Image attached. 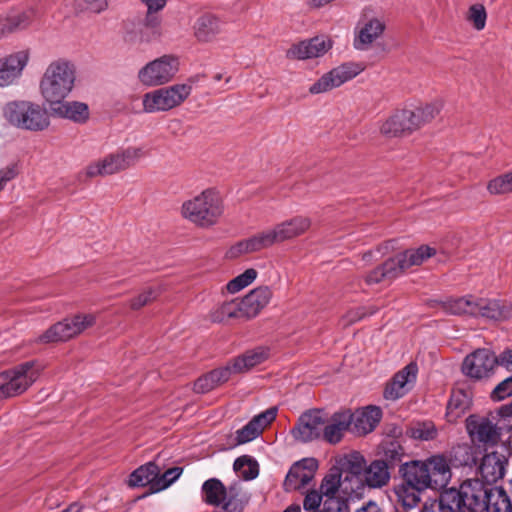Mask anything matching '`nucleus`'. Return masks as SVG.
I'll list each match as a JSON object with an SVG mask.
<instances>
[{
    "label": "nucleus",
    "mask_w": 512,
    "mask_h": 512,
    "mask_svg": "<svg viewBox=\"0 0 512 512\" xmlns=\"http://www.w3.org/2000/svg\"><path fill=\"white\" fill-rule=\"evenodd\" d=\"M75 83V65L68 59L58 58L45 68L39 81V93L49 106L59 100H65L73 91Z\"/></svg>",
    "instance_id": "1"
},
{
    "label": "nucleus",
    "mask_w": 512,
    "mask_h": 512,
    "mask_svg": "<svg viewBox=\"0 0 512 512\" xmlns=\"http://www.w3.org/2000/svg\"><path fill=\"white\" fill-rule=\"evenodd\" d=\"M3 114L9 124L22 130L39 132L47 129L50 125L47 110L40 104L28 100L7 103Z\"/></svg>",
    "instance_id": "2"
},
{
    "label": "nucleus",
    "mask_w": 512,
    "mask_h": 512,
    "mask_svg": "<svg viewBox=\"0 0 512 512\" xmlns=\"http://www.w3.org/2000/svg\"><path fill=\"white\" fill-rule=\"evenodd\" d=\"M222 213V200L219 194L212 189L204 190L182 205L183 217L200 227L214 225Z\"/></svg>",
    "instance_id": "3"
},
{
    "label": "nucleus",
    "mask_w": 512,
    "mask_h": 512,
    "mask_svg": "<svg viewBox=\"0 0 512 512\" xmlns=\"http://www.w3.org/2000/svg\"><path fill=\"white\" fill-rule=\"evenodd\" d=\"M147 155L145 146H128L91 162L85 168V174L89 178L113 175L129 169Z\"/></svg>",
    "instance_id": "4"
},
{
    "label": "nucleus",
    "mask_w": 512,
    "mask_h": 512,
    "mask_svg": "<svg viewBox=\"0 0 512 512\" xmlns=\"http://www.w3.org/2000/svg\"><path fill=\"white\" fill-rule=\"evenodd\" d=\"M193 78L186 83L161 87L142 96L143 112L152 114L167 112L182 105L192 93Z\"/></svg>",
    "instance_id": "5"
},
{
    "label": "nucleus",
    "mask_w": 512,
    "mask_h": 512,
    "mask_svg": "<svg viewBox=\"0 0 512 512\" xmlns=\"http://www.w3.org/2000/svg\"><path fill=\"white\" fill-rule=\"evenodd\" d=\"M42 366L27 361L0 373V400L24 393L39 377Z\"/></svg>",
    "instance_id": "6"
},
{
    "label": "nucleus",
    "mask_w": 512,
    "mask_h": 512,
    "mask_svg": "<svg viewBox=\"0 0 512 512\" xmlns=\"http://www.w3.org/2000/svg\"><path fill=\"white\" fill-rule=\"evenodd\" d=\"M180 68L179 58L165 54L146 63L137 73L138 81L145 87H160L170 83Z\"/></svg>",
    "instance_id": "7"
},
{
    "label": "nucleus",
    "mask_w": 512,
    "mask_h": 512,
    "mask_svg": "<svg viewBox=\"0 0 512 512\" xmlns=\"http://www.w3.org/2000/svg\"><path fill=\"white\" fill-rule=\"evenodd\" d=\"M386 30L383 17L378 16L371 7H365L354 30L353 47L357 51L370 50Z\"/></svg>",
    "instance_id": "8"
},
{
    "label": "nucleus",
    "mask_w": 512,
    "mask_h": 512,
    "mask_svg": "<svg viewBox=\"0 0 512 512\" xmlns=\"http://www.w3.org/2000/svg\"><path fill=\"white\" fill-rule=\"evenodd\" d=\"M96 322L93 314H78L72 318H65L49 327L35 340L38 343H55L67 341L92 327Z\"/></svg>",
    "instance_id": "9"
},
{
    "label": "nucleus",
    "mask_w": 512,
    "mask_h": 512,
    "mask_svg": "<svg viewBox=\"0 0 512 512\" xmlns=\"http://www.w3.org/2000/svg\"><path fill=\"white\" fill-rule=\"evenodd\" d=\"M447 494L455 496L456 508L462 511L484 512L489 502V490L478 479L464 481L459 489L445 490Z\"/></svg>",
    "instance_id": "10"
},
{
    "label": "nucleus",
    "mask_w": 512,
    "mask_h": 512,
    "mask_svg": "<svg viewBox=\"0 0 512 512\" xmlns=\"http://www.w3.org/2000/svg\"><path fill=\"white\" fill-rule=\"evenodd\" d=\"M436 250L428 245H421L416 249H408L393 258L386 260L382 267L387 280H394L405 270L412 266L421 265L424 261L434 256Z\"/></svg>",
    "instance_id": "11"
},
{
    "label": "nucleus",
    "mask_w": 512,
    "mask_h": 512,
    "mask_svg": "<svg viewBox=\"0 0 512 512\" xmlns=\"http://www.w3.org/2000/svg\"><path fill=\"white\" fill-rule=\"evenodd\" d=\"M311 226V220L305 216L286 219L272 228L261 231L267 248L276 243L294 239L304 234Z\"/></svg>",
    "instance_id": "12"
},
{
    "label": "nucleus",
    "mask_w": 512,
    "mask_h": 512,
    "mask_svg": "<svg viewBox=\"0 0 512 512\" xmlns=\"http://www.w3.org/2000/svg\"><path fill=\"white\" fill-rule=\"evenodd\" d=\"M30 58L29 49H20L0 57V88L18 84Z\"/></svg>",
    "instance_id": "13"
},
{
    "label": "nucleus",
    "mask_w": 512,
    "mask_h": 512,
    "mask_svg": "<svg viewBox=\"0 0 512 512\" xmlns=\"http://www.w3.org/2000/svg\"><path fill=\"white\" fill-rule=\"evenodd\" d=\"M360 63L346 62L343 63L320 77L313 85L310 86L311 94H320L330 91L353 79L363 71Z\"/></svg>",
    "instance_id": "14"
},
{
    "label": "nucleus",
    "mask_w": 512,
    "mask_h": 512,
    "mask_svg": "<svg viewBox=\"0 0 512 512\" xmlns=\"http://www.w3.org/2000/svg\"><path fill=\"white\" fill-rule=\"evenodd\" d=\"M466 429L474 443L484 446L496 445L501 437V428L489 417L470 415L466 419Z\"/></svg>",
    "instance_id": "15"
},
{
    "label": "nucleus",
    "mask_w": 512,
    "mask_h": 512,
    "mask_svg": "<svg viewBox=\"0 0 512 512\" xmlns=\"http://www.w3.org/2000/svg\"><path fill=\"white\" fill-rule=\"evenodd\" d=\"M497 366V356L486 348L477 349L467 355L462 364L463 373L473 379L489 377Z\"/></svg>",
    "instance_id": "16"
},
{
    "label": "nucleus",
    "mask_w": 512,
    "mask_h": 512,
    "mask_svg": "<svg viewBox=\"0 0 512 512\" xmlns=\"http://www.w3.org/2000/svg\"><path fill=\"white\" fill-rule=\"evenodd\" d=\"M324 415L320 410H312L302 414L292 430L294 438L302 443L320 439L324 429Z\"/></svg>",
    "instance_id": "17"
},
{
    "label": "nucleus",
    "mask_w": 512,
    "mask_h": 512,
    "mask_svg": "<svg viewBox=\"0 0 512 512\" xmlns=\"http://www.w3.org/2000/svg\"><path fill=\"white\" fill-rule=\"evenodd\" d=\"M417 374L418 366L415 362L406 365L387 383L384 398L395 401L405 396L414 387Z\"/></svg>",
    "instance_id": "18"
},
{
    "label": "nucleus",
    "mask_w": 512,
    "mask_h": 512,
    "mask_svg": "<svg viewBox=\"0 0 512 512\" xmlns=\"http://www.w3.org/2000/svg\"><path fill=\"white\" fill-rule=\"evenodd\" d=\"M318 461L315 458H303L295 462L284 480V489L294 491L307 486L315 476Z\"/></svg>",
    "instance_id": "19"
},
{
    "label": "nucleus",
    "mask_w": 512,
    "mask_h": 512,
    "mask_svg": "<svg viewBox=\"0 0 512 512\" xmlns=\"http://www.w3.org/2000/svg\"><path fill=\"white\" fill-rule=\"evenodd\" d=\"M271 297L272 291L269 287L264 286L252 290L241 299H237L241 319L255 317L270 302Z\"/></svg>",
    "instance_id": "20"
},
{
    "label": "nucleus",
    "mask_w": 512,
    "mask_h": 512,
    "mask_svg": "<svg viewBox=\"0 0 512 512\" xmlns=\"http://www.w3.org/2000/svg\"><path fill=\"white\" fill-rule=\"evenodd\" d=\"M277 411L276 407H270L255 415L245 426L236 431L237 443L245 444L257 438L275 420Z\"/></svg>",
    "instance_id": "21"
},
{
    "label": "nucleus",
    "mask_w": 512,
    "mask_h": 512,
    "mask_svg": "<svg viewBox=\"0 0 512 512\" xmlns=\"http://www.w3.org/2000/svg\"><path fill=\"white\" fill-rule=\"evenodd\" d=\"M351 420L349 410L336 412L330 418L324 415V429L321 438L329 444L339 443L344 433L350 428Z\"/></svg>",
    "instance_id": "22"
},
{
    "label": "nucleus",
    "mask_w": 512,
    "mask_h": 512,
    "mask_svg": "<svg viewBox=\"0 0 512 512\" xmlns=\"http://www.w3.org/2000/svg\"><path fill=\"white\" fill-rule=\"evenodd\" d=\"M331 47L332 43L329 39L314 37L293 45L287 51V57L298 60L317 58L323 56Z\"/></svg>",
    "instance_id": "23"
},
{
    "label": "nucleus",
    "mask_w": 512,
    "mask_h": 512,
    "mask_svg": "<svg viewBox=\"0 0 512 512\" xmlns=\"http://www.w3.org/2000/svg\"><path fill=\"white\" fill-rule=\"evenodd\" d=\"M48 107L53 116L75 123L82 124L89 119V107L84 102L59 100Z\"/></svg>",
    "instance_id": "24"
},
{
    "label": "nucleus",
    "mask_w": 512,
    "mask_h": 512,
    "mask_svg": "<svg viewBox=\"0 0 512 512\" xmlns=\"http://www.w3.org/2000/svg\"><path fill=\"white\" fill-rule=\"evenodd\" d=\"M426 466L423 461L413 460L402 464L399 472L402 475L403 481L408 483V485L426 490L432 488L431 478Z\"/></svg>",
    "instance_id": "25"
},
{
    "label": "nucleus",
    "mask_w": 512,
    "mask_h": 512,
    "mask_svg": "<svg viewBox=\"0 0 512 512\" xmlns=\"http://www.w3.org/2000/svg\"><path fill=\"white\" fill-rule=\"evenodd\" d=\"M350 416L352 431L358 435H366L372 432L380 422L382 411L377 406H367L354 413L350 412Z\"/></svg>",
    "instance_id": "26"
},
{
    "label": "nucleus",
    "mask_w": 512,
    "mask_h": 512,
    "mask_svg": "<svg viewBox=\"0 0 512 512\" xmlns=\"http://www.w3.org/2000/svg\"><path fill=\"white\" fill-rule=\"evenodd\" d=\"M511 316V308L496 299L476 298L474 317L486 320L503 321Z\"/></svg>",
    "instance_id": "27"
},
{
    "label": "nucleus",
    "mask_w": 512,
    "mask_h": 512,
    "mask_svg": "<svg viewBox=\"0 0 512 512\" xmlns=\"http://www.w3.org/2000/svg\"><path fill=\"white\" fill-rule=\"evenodd\" d=\"M507 465L506 457L499 452H491L482 458L480 464V473L483 479L488 483H494L502 479L505 475Z\"/></svg>",
    "instance_id": "28"
},
{
    "label": "nucleus",
    "mask_w": 512,
    "mask_h": 512,
    "mask_svg": "<svg viewBox=\"0 0 512 512\" xmlns=\"http://www.w3.org/2000/svg\"><path fill=\"white\" fill-rule=\"evenodd\" d=\"M35 17L33 9L14 11L0 17V38L30 26Z\"/></svg>",
    "instance_id": "29"
},
{
    "label": "nucleus",
    "mask_w": 512,
    "mask_h": 512,
    "mask_svg": "<svg viewBox=\"0 0 512 512\" xmlns=\"http://www.w3.org/2000/svg\"><path fill=\"white\" fill-rule=\"evenodd\" d=\"M380 132L387 137H399L413 133L406 108L396 110L380 126Z\"/></svg>",
    "instance_id": "30"
},
{
    "label": "nucleus",
    "mask_w": 512,
    "mask_h": 512,
    "mask_svg": "<svg viewBox=\"0 0 512 512\" xmlns=\"http://www.w3.org/2000/svg\"><path fill=\"white\" fill-rule=\"evenodd\" d=\"M429 471L431 486L434 489L444 487L451 478V470L447 459L442 455H433L423 461Z\"/></svg>",
    "instance_id": "31"
},
{
    "label": "nucleus",
    "mask_w": 512,
    "mask_h": 512,
    "mask_svg": "<svg viewBox=\"0 0 512 512\" xmlns=\"http://www.w3.org/2000/svg\"><path fill=\"white\" fill-rule=\"evenodd\" d=\"M223 21L213 14H203L195 22V37L202 42H208L223 30Z\"/></svg>",
    "instance_id": "32"
},
{
    "label": "nucleus",
    "mask_w": 512,
    "mask_h": 512,
    "mask_svg": "<svg viewBox=\"0 0 512 512\" xmlns=\"http://www.w3.org/2000/svg\"><path fill=\"white\" fill-rule=\"evenodd\" d=\"M412 131L420 129L431 122L441 111L440 103H425L406 107Z\"/></svg>",
    "instance_id": "33"
},
{
    "label": "nucleus",
    "mask_w": 512,
    "mask_h": 512,
    "mask_svg": "<svg viewBox=\"0 0 512 512\" xmlns=\"http://www.w3.org/2000/svg\"><path fill=\"white\" fill-rule=\"evenodd\" d=\"M269 356L270 349L268 347L259 346L235 358L229 366L232 368V372L241 373L263 363Z\"/></svg>",
    "instance_id": "34"
},
{
    "label": "nucleus",
    "mask_w": 512,
    "mask_h": 512,
    "mask_svg": "<svg viewBox=\"0 0 512 512\" xmlns=\"http://www.w3.org/2000/svg\"><path fill=\"white\" fill-rule=\"evenodd\" d=\"M232 373L230 366L214 369L195 381L194 391L200 394L208 393L228 381Z\"/></svg>",
    "instance_id": "35"
},
{
    "label": "nucleus",
    "mask_w": 512,
    "mask_h": 512,
    "mask_svg": "<svg viewBox=\"0 0 512 512\" xmlns=\"http://www.w3.org/2000/svg\"><path fill=\"white\" fill-rule=\"evenodd\" d=\"M471 404V392L461 388L454 389L447 405V417L450 421L458 419L470 408Z\"/></svg>",
    "instance_id": "36"
},
{
    "label": "nucleus",
    "mask_w": 512,
    "mask_h": 512,
    "mask_svg": "<svg viewBox=\"0 0 512 512\" xmlns=\"http://www.w3.org/2000/svg\"><path fill=\"white\" fill-rule=\"evenodd\" d=\"M267 248L262 233L259 232L250 238L244 239L232 245L226 252L229 259L238 258L244 254L257 252Z\"/></svg>",
    "instance_id": "37"
},
{
    "label": "nucleus",
    "mask_w": 512,
    "mask_h": 512,
    "mask_svg": "<svg viewBox=\"0 0 512 512\" xmlns=\"http://www.w3.org/2000/svg\"><path fill=\"white\" fill-rule=\"evenodd\" d=\"M159 474V467L154 462H148L138 467L130 474L128 481L129 486L143 487L150 484L151 489L154 491V482L157 480Z\"/></svg>",
    "instance_id": "38"
},
{
    "label": "nucleus",
    "mask_w": 512,
    "mask_h": 512,
    "mask_svg": "<svg viewBox=\"0 0 512 512\" xmlns=\"http://www.w3.org/2000/svg\"><path fill=\"white\" fill-rule=\"evenodd\" d=\"M158 11L159 10H151L147 8L143 29L140 31V42L149 43L161 37L162 18L157 14Z\"/></svg>",
    "instance_id": "39"
},
{
    "label": "nucleus",
    "mask_w": 512,
    "mask_h": 512,
    "mask_svg": "<svg viewBox=\"0 0 512 512\" xmlns=\"http://www.w3.org/2000/svg\"><path fill=\"white\" fill-rule=\"evenodd\" d=\"M389 479L388 465L383 460L373 461L365 470V482L369 487L384 486Z\"/></svg>",
    "instance_id": "40"
},
{
    "label": "nucleus",
    "mask_w": 512,
    "mask_h": 512,
    "mask_svg": "<svg viewBox=\"0 0 512 512\" xmlns=\"http://www.w3.org/2000/svg\"><path fill=\"white\" fill-rule=\"evenodd\" d=\"M228 487L217 478L206 480L202 485V497L205 503L220 506L227 494Z\"/></svg>",
    "instance_id": "41"
},
{
    "label": "nucleus",
    "mask_w": 512,
    "mask_h": 512,
    "mask_svg": "<svg viewBox=\"0 0 512 512\" xmlns=\"http://www.w3.org/2000/svg\"><path fill=\"white\" fill-rule=\"evenodd\" d=\"M246 502L241 487L238 484H233L228 487L227 494L219 506V512H242Z\"/></svg>",
    "instance_id": "42"
},
{
    "label": "nucleus",
    "mask_w": 512,
    "mask_h": 512,
    "mask_svg": "<svg viewBox=\"0 0 512 512\" xmlns=\"http://www.w3.org/2000/svg\"><path fill=\"white\" fill-rule=\"evenodd\" d=\"M443 307L446 312L453 315H468L474 317L475 297L464 296L449 299L444 302Z\"/></svg>",
    "instance_id": "43"
},
{
    "label": "nucleus",
    "mask_w": 512,
    "mask_h": 512,
    "mask_svg": "<svg viewBox=\"0 0 512 512\" xmlns=\"http://www.w3.org/2000/svg\"><path fill=\"white\" fill-rule=\"evenodd\" d=\"M455 501V496L443 491L438 499L426 502L420 512H456L458 509L456 508Z\"/></svg>",
    "instance_id": "44"
},
{
    "label": "nucleus",
    "mask_w": 512,
    "mask_h": 512,
    "mask_svg": "<svg viewBox=\"0 0 512 512\" xmlns=\"http://www.w3.org/2000/svg\"><path fill=\"white\" fill-rule=\"evenodd\" d=\"M512 506L508 495L502 489L489 490V502L486 512H511Z\"/></svg>",
    "instance_id": "45"
},
{
    "label": "nucleus",
    "mask_w": 512,
    "mask_h": 512,
    "mask_svg": "<svg viewBox=\"0 0 512 512\" xmlns=\"http://www.w3.org/2000/svg\"><path fill=\"white\" fill-rule=\"evenodd\" d=\"M396 495L402 505L408 509H412L420 502V494L423 489L411 487L408 483L404 482L396 488Z\"/></svg>",
    "instance_id": "46"
},
{
    "label": "nucleus",
    "mask_w": 512,
    "mask_h": 512,
    "mask_svg": "<svg viewBox=\"0 0 512 512\" xmlns=\"http://www.w3.org/2000/svg\"><path fill=\"white\" fill-rule=\"evenodd\" d=\"M231 318L241 319L237 299L224 302L210 312V319L215 323H221Z\"/></svg>",
    "instance_id": "47"
},
{
    "label": "nucleus",
    "mask_w": 512,
    "mask_h": 512,
    "mask_svg": "<svg viewBox=\"0 0 512 512\" xmlns=\"http://www.w3.org/2000/svg\"><path fill=\"white\" fill-rule=\"evenodd\" d=\"M233 468L246 480H252L259 474L258 463L252 457L247 455L238 457L234 461Z\"/></svg>",
    "instance_id": "48"
},
{
    "label": "nucleus",
    "mask_w": 512,
    "mask_h": 512,
    "mask_svg": "<svg viewBox=\"0 0 512 512\" xmlns=\"http://www.w3.org/2000/svg\"><path fill=\"white\" fill-rule=\"evenodd\" d=\"M490 195H504L512 192V171L499 175L487 183Z\"/></svg>",
    "instance_id": "49"
},
{
    "label": "nucleus",
    "mask_w": 512,
    "mask_h": 512,
    "mask_svg": "<svg viewBox=\"0 0 512 512\" xmlns=\"http://www.w3.org/2000/svg\"><path fill=\"white\" fill-rule=\"evenodd\" d=\"M257 277V271L253 268L245 270L227 283V290L230 293H237L250 285Z\"/></svg>",
    "instance_id": "50"
},
{
    "label": "nucleus",
    "mask_w": 512,
    "mask_h": 512,
    "mask_svg": "<svg viewBox=\"0 0 512 512\" xmlns=\"http://www.w3.org/2000/svg\"><path fill=\"white\" fill-rule=\"evenodd\" d=\"M161 292H162V290H161L160 286L148 287L141 294H139L138 296L131 299L130 307L133 310H138V309L142 308L143 306L156 300L158 298V296L161 294Z\"/></svg>",
    "instance_id": "51"
},
{
    "label": "nucleus",
    "mask_w": 512,
    "mask_h": 512,
    "mask_svg": "<svg viewBox=\"0 0 512 512\" xmlns=\"http://www.w3.org/2000/svg\"><path fill=\"white\" fill-rule=\"evenodd\" d=\"M437 431L430 422L417 423L409 429V435L413 439L428 441L435 438Z\"/></svg>",
    "instance_id": "52"
},
{
    "label": "nucleus",
    "mask_w": 512,
    "mask_h": 512,
    "mask_svg": "<svg viewBox=\"0 0 512 512\" xmlns=\"http://www.w3.org/2000/svg\"><path fill=\"white\" fill-rule=\"evenodd\" d=\"M183 468L173 467L167 469L162 475L157 476L154 482V491H161L173 484L182 474Z\"/></svg>",
    "instance_id": "53"
},
{
    "label": "nucleus",
    "mask_w": 512,
    "mask_h": 512,
    "mask_svg": "<svg viewBox=\"0 0 512 512\" xmlns=\"http://www.w3.org/2000/svg\"><path fill=\"white\" fill-rule=\"evenodd\" d=\"M340 479V474L330 473L323 478L318 490L325 498L335 497L340 487Z\"/></svg>",
    "instance_id": "54"
},
{
    "label": "nucleus",
    "mask_w": 512,
    "mask_h": 512,
    "mask_svg": "<svg viewBox=\"0 0 512 512\" xmlns=\"http://www.w3.org/2000/svg\"><path fill=\"white\" fill-rule=\"evenodd\" d=\"M486 10L482 4H474L469 8L468 20L478 31L484 29L486 25Z\"/></svg>",
    "instance_id": "55"
},
{
    "label": "nucleus",
    "mask_w": 512,
    "mask_h": 512,
    "mask_svg": "<svg viewBox=\"0 0 512 512\" xmlns=\"http://www.w3.org/2000/svg\"><path fill=\"white\" fill-rule=\"evenodd\" d=\"M325 497L318 489H310L306 492L303 500V508L305 511H320L319 507L323 504Z\"/></svg>",
    "instance_id": "56"
},
{
    "label": "nucleus",
    "mask_w": 512,
    "mask_h": 512,
    "mask_svg": "<svg viewBox=\"0 0 512 512\" xmlns=\"http://www.w3.org/2000/svg\"><path fill=\"white\" fill-rule=\"evenodd\" d=\"M320 512H349L348 500L338 496L325 498Z\"/></svg>",
    "instance_id": "57"
},
{
    "label": "nucleus",
    "mask_w": 512,
    "mask_h": 512,
    "mask_svg": "<svg viewBox=\"0 0 512 512\" xmlns=\"http://www.w3.org/2000/svg\"><path fill=\"white\" fill-rule=\"evenodd\" d=\"M512 395V376L500 382L491 392V398L501 401Z\"/></svg>",
    "instance_id": "58"
},
{
    "label": "nucleus",
    "mask_w": 512,
    "mask_h": 512,
    "mask_svg": "<svg viewBox=\"0 0 512 512\" xmlns=\"http://www.w3.org/2000/svg\"><path fill=\"white\" fill-rule=\"evenodd\" d=\"M403 455L404 450L397 442H390L384 448V456L391 464H396L401 461Z\"/></svg>",
    "instance_id": "59"
},
{
    "label": "nucleus",
    "mask_w": 512,
    "mask_h": 512,
    "mask_svg": "<svg viewBox=\"0 0 512 512\" xmlns=\"http://www.w3.org/2000/svg\"><path fill=\"white\" fill-rule=\"evenodd\" d=\"M375 312L376 310L372 307H358L347 312L345 315V320L347 324H352L363 319L367 315L374 314Z\"/></svg>",
    "instance_id": "60"
},
{
    "label": "nucleus",
    "mask_w": 512,
    "mask_h": 512,
    "mask_svg": "<svg viewBox=\"0 0 512 512\" xmlns=\"http://www.w3.org/2000/svg\"><path fill=\"white\" fill-rule=\"evenodd\" d=\"M17 175L18 167L16 163L0 169V191L4 189L7 182L13 180Z\"/></svg>",
    "instance_id": "61"
},
{
    "label": "nucleus",
    "mask_w": 512,
    "mask_h": 512,
    "mask_svg": "<svg viewBox=\"0 0 512 512\" xmlns=\"http://www.w3.org/2000/svg\"><path fill=\"white\" fill-rule=\"evenodd\" d=\"M84 2L83 9L89 10L94 13H100L104 11L108 3L106 0H82Z\"/></svg>",
    "instance_id": "62"
},
{
    "label": "nucleus",
    "mask_w": 512,
    "mask_h": 512,
    "mask_svg": "<svg viewBox=\"0 0 512 512\" xmlns=\"http://www.w3.org/2000/svg\"><path fill=\"white\" fill-rule=\"evenodd\" d=\"M363 458L358 454L351 455V459L347 460V465L352 474L357 475L363 470Z\"/></svg>",
    "instance_id": "63"
},
{
    "label": "nucleus",
    "mask_w": 512,
    "mask_h": 512,
    "mask_svg": "<svg viewBox=\"0 0 512 512\" xmlns=\"http://www.w3.org/2000/svg\"><path fill=\"white\" fill-rule=\"evenodd\" d=\"M497 365L512 373V349L504 350L497 357Z\"/></svg>",
    "instance_id": "64"
}]
</instances>
